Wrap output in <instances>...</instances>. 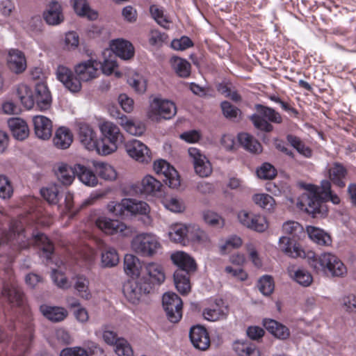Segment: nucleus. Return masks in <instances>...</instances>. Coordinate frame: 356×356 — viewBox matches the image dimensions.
Segmentation results:
<instances>
[{
  "label": "nucleus",
  "instance_id": "1",
  "mask_svg": "<svg viewBox=\"0 0 356 356\" xmlns=\"http://www.w3.org/2000/svg\"><path fill=\"white\" fill-rule=\"evenodd\" d=\"M327 200L337 204L340 199L337 195L332 193L331 183L328 180H323L321 186L309 185L298 200L297 207L311 214L314 218L323 217L327 212L325 202Z\"/></svg>",
  "mask_w": 356,
  "mask_h": 356
},
{
  "label": "nucleus",
  "instance_id": "2",
  "mask_svg": "<svg viewBox=\"0 0 356 356\" xmlns=\"http://www.w3.org/2000/svg\"><path fill=\"white\" fill-rule=\"evenodd\" d=\"M100 63L95 60H89L76 65V76L65 66L57 68L58 79L72 92H77L81 88V81H89L97 76Z\"/></svg>",
  "mask_w": 356,
  "mask_h": 356
},
{
  "label": "nucleus",
  "instance_id": "3",
  "mask_svg": "<svg viewBox=\"0 0 356 356\" xmlns=\"http://www.w3.org/2000/svg\"><path fill=\"white\" fill-rule=\"evenodd\" d=\"M305 259L310 268L316 273L330 275L332 277H341L346 273L344 264L332 253L316 254L313 252H308Z\"/></svg>",
  "mask_w": 356,
  "mask_h": 356
},
{
  "label": "nucleus",
  "instance_id": "4",
  "mask_svg": "<svg viewBox=\"0 0 356 356\" xmlns=\"http://www.w3.org/2000/svg\"><path fill=\"white\" fill-rule=\"evenodd\" d=\"M255 108L257 113L253 114L250 117V120L254 126L261 131L266 132L273 131V127L268 121L277 124H280L282 122L280 114L270 107L257 104Z\"/></svg>",
  "mask_w": 356,
  "mask_h": 356
},
{
  "label": "nucleus",
  "instance_id": "5",
  "mask_svg": "<svg viewBox=\"0 0 356 356\" xmlns=\"http://www.w3.org/2000/svg\"><path fill=\"white\" fill-rule=\"evenodd\" d=\"M131 245L134 252L143 257H152L161 248L156 236L150 233L138 234L132 239Z\"/></svg>",
  "mask_w": 356,
  "mask_h": 356
},
{
  "label": "nucleus",
  "instance_id": "6",
  "mask_svg": "<svg viewBox=\"0 0 356 356\" xmlns=\"http://www.w3.org/2000/svg\"><path fill=\"white\" fill-rule=\"evenodd\" d=\"M176 113L177 108L172 102L156 97L150 103L148 116L152 120L158 121L161 118L170 119Z\"/></svg>",
  "mask_w": 356,
  "mask_h": 356
},
{
  "label": "nucleus",
  "instance_id": "7",
  "mask_svg": "<svg viewBox=\"0 0 356 356\" xmlns=\"http://www.w3.org/2000/svg\"><path fill=\"white\" fill-rule=\"evenodd\" d=\"M162 303L168 320L177 323L182 316V300L175 293L167 292L163 294Z\"/></svg>",
  "mask_w": 356,
  "mask_h": 356
},
{
  "label": "nucleus",
  "instance_id": "8",
  "mask_svg": "<svg viewBox=\"0 0 356 356\" xmlns=\"http://www.w3.org/2000/svg\"><path fill=\"white\" fill-rule=\"evenodd\" d=\"M124 148L128 155L140 163H149L151 153L146 145L138 140H131L125 143Z\"/></svg>",
  "mask_w": 356,
  "mask_h": 356
},
{
  "label": "nucleus",
  "instance_id": "9",
  "mask_svg": "<svg viewBox=\"0 0 356 356\" xmlns=\"http://www.w3.org/2000/svg\"><path fill=\"white\" fill-rule=\"evenodd\" d=\"M154 170L157 174H162L166 185L172 188H177L181 184L177 171L165 160H159L154 163Z\"/></svg>",
  "mask_w": 356,
  "mask_h": 356
},
{
  "label": "nucleus",
  "instance_id": "10",
  "mask_svg": "<svg viewBox=\"0 0 356 356\" xmlns=\"http://www.w3.org/2000/svg\"><path fill=\"white\" fill-rule=\"evenodd\" d=\"M188 154L192 159L195 173L200 177H207L212 173V166L206 157L201 152L194 147L188 149Z\"/></svg>",
  "mask_w": 356,
  "mask_h": 356
},
{
  "label": "nucleus",
  "instance_id": "11",
  "mask_svg": "<svg viewBox=\"0 0 356 356\" xmlns=\"http://www.w3.org/2000/svg\"><path fill=\"white\" fill-rule=\"evenodd\" d=\"M152 289L151 286H147L145 282L142 283L136 280H131L126 282L123 286V293L126 298L132 304L139 302L143 295L149 293Z\"/></svg>",
  "mask_w": 356,
  "mask_h": 356
},
{
  "label": "nucleus",
  "instance_id": "12",
  "mask_svg": "<svg viewBox=\"0 0 356 356\" xmlns=\"http://www.w3.org/2000/svg\"><path fill=\"white\" fill-rule=\"evenodd\" d=\"M238 218L243 226L257 232H264L268 227L267 221L264 216L245 210L238 213Z\"/></svg>",
  "mask_w": 356,
  "mask_h": 356
},
{
  "label": "nucleus",
  "instance_id": "13",
  "mask_svg": "<svg viewBox=\"0 0 356 356\" xmlns=\"http://www.w3.org/2000/svg\"><path fill=\"white\" fill-rule=\"evenodd\" d=\"M96 226L102 232L107 234H121L127 236L129 233V229L127 225L118 220H113L105 216H101L95 220Z\"/></svg>",
  "mask_w": 356,
  "mask_h": 356
},
{
  "label": "nucleus",
  "instance_id": "14",
  "mask_svg": "<svg viewBox=\"0 0 356 356\" xmlns=\"http://www.w3.org/2000/svg\"><path fill=\"white\" fill-rule=\"evenodd\" d=\"M76 126L80 143L86 149L90 151L95 150L98 141L97 133L89 124L84 122H78Z\"/></svg>",
  "mask_w": 356,
  "mask_h": 356
},
{
  "label": "nucleus",
  "instance_id": "15",
  "mask_svg": "<svg viewBox=\"0 0 356 356\" xmlns=\"http://www.w3.org/2000/svg\"><path fill=\"white\" fill-rule=\"evenodd\" d=\"M145 282L152 288L161 285L165 279L163 268L159 264L149 262L145 266Z\"/></svg>",
  "mask_w": 356,
  "mask_h": 356
},
{
  "label": "nucleus",
  "instance_id": "16",
  "mask_svg": "<svg viewBox=\"0 0 356 356\" xmlns=\"http://www.w3.org/2000/svg\"><path fill=\"white\" fill-rule=\"evenodd\" d=\"M33 99L34 104L41 111H47L51 107L52 97L46 83H36Z\"/></svg>",
  "mask_w": 356,
  "mask_h": 356
},
{
  "label": "nucleus",
  "instance_id": "17",
  "mask_svg": "<svg viewBox=\"0 0 356 356\" xmlns=\"http://www.w3.org/2000/svg\"><path fill=\"white\" fill-rule=\"evenodd\" d=\"M43 18L46 23L51 26L61 24L64 21V15L60 3L56 1L49 2L43 13Z\"/></svg>",
  "mask_w": 356,
  "mask_h": 356
},
{
  "label": "nucleus",
  "instance_id": "18",
  "mask_svg": "<svg viewBox=\"0 0 356 356\" xmlns=\"http://www.w3.org/2000/svg\"><path fill=\"white\" fill-rule=\"evenodd\" d=\"M171 259L175 265L178 267L177 270H181L186 273H194L197 268V264L188 254L178 251L171 254Z\"/></svg>",
  "mask_w": 356,
  "mask_h": 356
},
{
  "label": "nucleus",
  "instance_id": "19",
  "mask_svg": "<svg viewBox=\"0 0 356 356\" xmlns=\"http://www.w3.org/2000/svg\"><path fill=\"white\" fill-rule=\"evenodd\" d=\"M191 341L197 349L207 350L210 346V339L207 330L202 326L193 327L189 333Z\"/></svg>",
  "mask_w": 356,
  "mask_h": 356
},
{
  "label": "nucleus",
  "instance_id": "20",
  "mask_svg": "<svg viewBox=\"0 0 356 356\" xmlns=\"http://www.w3.org/2000/svg\"><path fill=\"white\" fill-rule=\"evenodd\" d=\"M35 136L42 140H48L52 135V122L45 116L36 115L33 119Z\"/></svg>",
  "mask_w": 356,
  "mask_h": 356
},
{
  "label": "nucleus",
  "instance_id": "21",
  "mask_svg": "<svg viewBox=\"0 0 356 356\" xmlns=\"http://www.w3.org/2000/svg\"><path fill=\"white\" fill-rule=\"evenodd\" d=\"M71 285L79 297L86 300L92 298V295L90 289V281L85 275L81 274L75 275L72 277Z\"/></svg>",
  "mask_w": 356,
  "mask_h": 356
},
{
  "label": "nucleus",
  "instance_id": "22",
  "mask_svg": "<svg viewBox=\"0 0 356 356\" xmlns=\"http://www.w3.org/2000/svg\"><path fill=\"white\" fill-rule=\"evenodd\" d=\"M296 239H293L287 236L280 237L279 241L280 250L292 258H305L307 253L294 243Z\"/></svg>",
  "mask_w": 356,
  "mask_h": 356
},
{
  "label": "nucleus",
  "instance_id": "23",
  "mask_svg": "<svg viewBox=\"0 0 356 356\" xmlns=\"http://www.w3.org/2000/svg\"><path fill=\"white\" fill-rule=\"evenodd\" d=\"M57 179L64 186L70 185L76 175L75 165L72 168L64 163H58L54 168Z\"/></svg>",
  "mask_w": 356,
  "mask_h": 356
},
{
  "label": "nucleus",
  "instance_id": "24",
  "mask_svg": "<svg viewBox=\"0 0 356 356\" xmlns=\"http://www.w3.org/2000/svg\"><path fill=\"white\" fill-rule=\"evenodd\" d=\"M111 48L116 56L123 60L130 59L134 55V48L132 44L123 39L113 40Z\"/></svg>",
  "mask_w": 356,
  "mask_h": 356
},
{
  "label": "nucleus",
  "instance_id": "25",
  "mask_svg": "<svg viewBox=\"0 0 356 356\" xmlns=\"http://www.w3.org/2000/svg\"><path fill=\"white\" fill-rule=\"evenodd\" d=\"M8 127L15 138L23 140L29 136V129L26 122L19 118H13L8 120Z\"/></svg>",
  "mask_w": 356,
  "mask_h": 356
},
{
  "label": "nucleus",
  "instance_id": "26",
  "mask_svg": "<svg viewBox=\"0 0 356 356\" xmlns=\"http://www.w3.org/2000/svg\"><path fill=\"white\" fill-rule=\"evenodd\" d=\"M8 65L16 74L24 72L26 68V61L24 54L17 49H11L8 56Z\"/></svg>",
  "mask_w": 356,
  "mask_h": 356
},
{
  "label": "nucleus",
  "instance_id": "27",
  "mask_svg": "<svg viewBox=\"0 0 356 356\" xmlns=\"http://www.w3.org/2000/svg\"><path fill=\"white\" fill-rule=\"evenodd\" d=\"M347 174L346 168L341 163L337 162L334 163L328 168V177L330 181L340 188H343L346 186L344 179Z\"/></svg>",
  "mask_w": 356,
  "mask_h": 356
},
{
  "label": "nucleus",
  "instance_id": "28",
  "mask_svg": "<svg viewBox=\"0 0 356 356\" xmlns=\"http://www.w3.org/2000/svg\"><path fill=\"white\" fill-rule=\"evenodd\" d=\"M118 123L130 134L133 136H141L146 127L143 122L135 121L128 118L127 116L121 115L117 117Z\"/></svg>",
  "mask_w": 356,
  "mask_h": 356
},
{
  "label": "nucleus",
  "instance_id": "29",
  "mask_svg": "<svg viewBox=\"0 0 356 356\" xmlns=\"http://www.w3.org/2000/svg\"><path fill=\"white\" fill-rule=\"evenodd\" d=\"M168 235L172 241L186 245L189 238V225L175 224L170 227Z\"/></svg>",
  "mask_w": 356,
  "mask_h": 356
},
{
  "label": "nucleus",
  "instance_id": "30",
  "mask_svg": "<svg viewBox=\"0 0 356 356\" xmlns=\"http://www.w3.org/2000/svg\"><path fill=\"white\" fill-rule=\"evenodd\" d=\"M73 141V135L71 131L65 127L58 128L53 139L54 145L61 149H67Z\"/></svg>",
  "mask_w": 356,
  "mask_h": 356
},
{
  "label": "nucleus",
  "instance_id": "31",
  "mask_svg": "<svg viewBox=\"0 0 356 356\" xmlns=\"http://www.w3.org/2000/svg\"><path fill=\"white\" fill-rule=\"evenodd\" d=\"M31 241H29L27 245H20L21 248H26L29 245L34 243L42 249L43 253L46 254L45 257L47 259H50V256L54 251V246L47 236L43 234H38L36 235H33Z\"/></svg>",
  "mask_w": 356,
  "mask_h": 356
},
{
  "label": "nucleus",
  "instance_id": "32",
  "mask_svg": "<svg viewBox=\"0 0 356 356\" xmlns=\"http://www.w3.org/2000/svg\"><path fill=\"white\" fill-rule=\"evenodd\" d=\"M233 349L238 356H260L256 346L248 341H236L233 343Z\"/></svg>",
  "mask_w": 356,
  "mask_h": 356
},
{
  "label": "nucleus",
  "instance_id": "33",
  "mask_svg": "<svg viewBox=\"0 0 356 356\" xmlns=\"http://www.w3.org/2000/svg\"><path fill=\"white\" fill-rule=\"evenodd\" d=\"M15 91L19 99L26 108L31 109L33 107V94L28 85L19 83L16 86Z\"/></svg>",
  "mask_w": 356,
  "mask_h": 356
},
{
  "label": "nucleus",
  "instance_id": "34",
  "mask_svg": "<svg viewBox=\"0 0 356 356\" xmlns=\"http://www.w3.org/2000/svg\"><path fill=\"white\" fill-rule=\"evenodd\" d=\"M75 170L76 175L85 185L94 187L97 184V176L88 168L81 164H76Z\"/></svg>",
  "mask_w": 356,
  "mask_h": 356
},
{
  "label": "nucleus",
  "instance_id": "35",
  "mask_svg": "<svg viewBox=\"0 0 356 356\" xmlns=\"http://www.w3.org/2000/svg\"><path fill=\"white\" fill-rule=\"evenodd\" d=\"M72 3L79 16L86 17L89 20H95L98 17L97 12L90 7L86 0H72Z\"/></svg>",
  "mask_w": 356,
  "mask_h": 356
},
{
  "label": "nucleus",
  "instance_id": "36",
  "mask_svg": "<svg viewBox=\"0 0 356 356\" xmlns=\"http://www.w3.org/2000/svg\"><path fill=\"white\" fill-rule=\"evenodd\" d=\"M264 325L266 330L277 339L284 340L290 335L289 330L285 325L274 320H265Z\"/></svg>",
  "mask_w": 356,
  "mask_h": 356
},
{
  "label": "nucleus",
  "instance_id": "37",
  "mask_svg": "<svg viewBox=\"0 0 356 356\" xmlns=\"http://www.w3.org/2000/svg\"><path fill=\"white\" fill-rule=\"evenodd\" d=\"M181 270H177L174 273V282L177 291L182 295L188 293L191 291L189 275Z\"/></svg>",
  "mask_w": 356,
  "mask_h": 356
},
{
  "label": "nucleus",
  "instance_id": "38",
  "mask_svg": "<svg viewBox=\"0 0 356 356\" xmlns=\"http://www.w3.org/2000/svg\"><path fill=\"white\" fill-rule=\"evenodd\" d=\"M238 140L241 145L252 153H260L262 147L259 141L248 133H241L238 135Z\"/></svg>",
  "mask_w": 356,
  "mask_h": 356
},
{
  "label": "nucleus",
  "instance_id": "39",
  "mask_svg": "<svg viewBox=\"0 0 356 356\" xmlns=\"http://www.w3.org/2000/svg\"><path fill=\"white\" fill-rule=\"evenodd\" d=\"M139 259L133 254H126L124 259V270L127 275L138 277L141 270Z\"/></svg>",
  "mask_w": 356,
  "mask_h": 356
},
{
  "label": "nucleus",
  "instance_id": "40",
  "mask_svg": "<svg viewBox=\"0 0 356 356\" xmlns=\"http://www.w3.org/2000/svg\"><path fill=\"white\" fill-rule=\"evenodd\" d=\"M307 233L309 237L320 245H330L332 243L330 236L323 229L313 226L307 227Z\"/></svg>",
  "mask_w": 356,
  "mask_h": 356
},
{
  "label": "nucleus",
  "instance_id": "41",
  "mask_svg": "<svg viewBox=\"0 0 356 356\" xmlns=\"http://www.w3.org/2000/svg\"><path fill=\"white\" fill-rule=\"evenodd\" d=\"M170 64L173 70L179 76L186 78L190 76L191 65L186 59L173 56L170 59Z\"/></svg>",
  "mask_w": 356,
  "mask_h": 356
},
{
  "label": "nucleus",
  "instance_id": "42",
  "mask_svg": "<svg viewBox=\"0 0 356 356\" xmlns=\"http://www.w3.org/2000/svg\"><path fill=\"white\" fill-rule=\"evenodd\" d=\"M104 138L108 142L117 143L122 138L120 129L118 126L110 122H105L100 127Z\"/></svg>",
  "mask_w": 356,
  "mask_h": 356
},
{
  "label": "nucleus",
  "instance_id": "43",
  "mask_svg": "<svg viewBox=\"0 0 356 356\" xmlns=\"http://www.w3.org/2000/svg\"><path fill=\"white\" fill-rule=\"evenodd\" d=\"M141 192L147 195H156L162 187V184L151 175L145 176L141 181Z\"/></svg>",
  "mask_w": 356,
  "mask_h": 356
},
{
  "label": "nucleus",
  "instance_id": "44",
  "mask_svg": "<svg viewBox=\"0 0 356 356\" xmlns=\"http://www.w3.org/2000/svg\"><path fill=\"white\" fill-rule=\"evenodd\" d=\"M282 232L293 239H299L305 234L303 227L298 222L289 220L282 225Z\"/></svg>",
  "mask_w": 356,
  "mask_h": 356
},
{
  "label": "nucleus",
  "instance_id": "45",
  "mask_svg": "<svg viewBox=\"0 0 356 356\" xmlns=\"http://www.w3.org/2000/svg\"><path fill=\"white\" fill-rule=\"evenodd\" d=\"M288 271L290 276L302 286H309L312 283V275L305 269L294 270L293 267H291L288 269Z\"/></svg>",
  "mask_w": 356,
  "mask_h": 356
},
{
  "label": "nucleus",
  "instance_id": "46",
  "mask_svg": "<svg viewBox=\"0 0 356 356\" xmlns=\"http://www.w3.org/2000/svg\"><path fill=\"white\" fill-rule=\"evenodd\" d=\"M2 294L13 305L19 306L22 303L23 293L17 286L10 285L5 286Z\"/></svg>",
  "mask_w": 356,
  "mask_h": 356
},
{
  "label": "nucleus",
  "instance_id": "47",
  "mask_svg": "<svg viewBox=\"0 0 356 356\" xmlns=\"http://www.w3.org/2000/svg\"><path fill=\"white\" fill-rule=\"evenodd\" d=\"M40 310L47 318L54 322L63 321L67 314L66 310L61 307L42 306Z\"/></svg>",
  "mask_w": 356,
  "mask_h": 356
},
{
  "label": "nucleus",
  "instance_id": "48",
  "mask_svg": "<svg viewBox=\"0 0 356 356\" xmlns=\"http://www.w3.org/2000/svg\"><path fill=\"white\" fill-rule=\"evenodd\" d=\"M252 201L259 207L269 211H273L275 209L276 205L273 197L266 193L254 195L252 196Z\"/></svg>",
  "mask_w": 356,
  "mask_h": 356
},
{
  "label": "nucleus",
  "instance_id": "49",
  "mask_svg": "<svg viewBox=\"0 0 356 356\" xmlns=\"http://www.w3.org/2000/svg\"><path fill=\"white\" fill-rule=\"evenodd\" d=\"M127 202V214L146 216L149 212V207L145 202L130 198H128Z\"/></svg>",
  "mask_w": 356,
  "mask_h": 356
},
{
  "label": "nucleus",
  "instance_id": "50",
  "mask_svg": "<svg viewBox=\"0 0 356 356\" xmlns=\"http://www.w3.org/2000/svg\"><path fill=\"white\" fill-rule=\"evenodd\" d=\"M94 166L99 177L105 180H114L117 177L115 169L108 163L95 162Z\"/></svg>",
  "mask_w": 356,
  "mask_h": 356
},
{
  "label": "nucleus",
  "instance_id": "51",
  "mask_svg": "<svg viewBox=\"0 0 356 356\" xmlns=\"http://www.w3.org/2000/svg\"><path fill=\"white\" fill-rule=\"evenodd\" d=\"M193 241L200 244L207 245L210 242L209 235L197 225H189L188 241Z\"/></svg>",
  "mask_w": 356,
  "mask_h": 356
},
{
  "label": "nucleus",
  "instance_id": "52",
  "mask_svg": "<svg viewBox=\"0 0 356 356\" xmlns=\"http://www.w3.org/2000/svg\"><path fill=\"white\" fill-rule=\"evenodd\" d=\"M119 262L117 251L113 248H106L102 253V263L105 267H113Z\"/></svg>",
  "mask_w": 356,
  "mask_h": 356
},
{
  "label": "nucleus",
  "instance_id": "53",
  "mask_svg": "<svg viewBox=\"0 0 356 356\" xmlns=\"http://www.w3.org/2000/svg\"><path fill=\"white\" fill-rule=\"evenodd\" d=\"M24 227L21 222L13 221L10 227V232L7 234V240L12 241L14 239L24 242L23 238L25 236L23 234Z\"/></svg>",
  "mask_w": 356,
  "mask_h": 356
},
{
  "label": "nucleus",
  "instance_id": "54",
  "mask_svg": "<svg viewBox=\"0 0 356 356\" xmlns=\"http://www.w3.org/2000/svg\"><path fill=\"white\" fill-rule=\"evenodd\" d=\"M127 200L128 198H125L122 200L120 202L114 201L109 202L107 205L108 212L115 216H121L127 214Z\"/></svg>",
  "mask_w": 356,
  "mask_h": 356
},
{
  "label": "nucleus",
  "instance_id": "55",
  "mask_svg": "<svg viewBox=\"0 0 356 356\" xmlns=\"http://www.w3.org/2000/svg\"><path fill=\"white\" fill-rule=\"evenodd\" d=\"M274 286L273 280L270 275H264L258 281L257 287L265 296H268L273 292Z\"/></svg>",
  "mask_w": 356,
  "mask_h": 356
},
{
  "label": "nucleus",
  "instance_id": "56",
  "mask_svg": "<svg viewBox=\"0 0 356 356\" xmlns=\"http://www.w3.org/2000/svg\"><path fill=\"white\" fill-rule=\"evenodd\" d=\"M42 196L50 204H56L58 202L59 189L58 186L51 185L40 190Z\"/></svg>",
  "mask_w": 356,
  "mask_h": 356
},
{
  "label": "nucleus",
  "instance_id": "57",
  "mask_svg": "<svg viewBox=\"0 0 356 356\" xmlns=\"http://www.w3.org/2000/svg\"><path fill=\"white\" fill-rule=\"evenodd\" d=\"M286 139L291 145L296 148L300 154L306 157L311 156V149L306 147L299 138L293 135H288Z\"/></svg>",
  "mask_w": 356,
  "mask_h": 356
},
{
  "label": "nucleus",
  "instance_id": "58",
  "mask_svg": "<svg viewBox=\"0 0 356 356\" xmlns=\"http://www.w3.org/2000/svg\"><path fill=\"white\" fill-rule=\"evenodd\" d=\"M203 219L207 225L212 227H222L224 225V219L218 213L211 211H204Z\"/></svg>",
  "mask_w": 356,
  "mask_h": 356
},
{
  "label": "nucleus",
  "instance_id": "59",
  "mask_svg": "<svg viewBox=\"0 0 356 356\" xmlns=\"http://www.w3.org/2000/svg\"><path fill=\"white\" fill-rule=\"evenodd\" d=\"M117 143L108 142V140L102 138L100 142H97V147L95 149L98 154L108 155L117 149Z\"/></svg>",
  "mask_w": 356,
  "mask_h": 356
},
{
  "label": "nucleus",
  "instance_id": "60",
  "mask_svg": "<svg viewBox=\"0 0 356 356\" xmlns=\"http://www.w3.org/2000/svg\"><path fill=\"white\" fill-rule=\"evenodd\" d=\"M163 203L166 209L175 213L182 212L185 209L183 201L176 197L166 198Z\"/></svg>",
  "mask_w": 356,
  "mask_h": 356
},
{
  "label": "nucleus",
  "instance_id": "61",
  "mask_svg": "<svg viewBox=\"0 0 356 356\" xmlns=\"http://www.w3.org/2000/svg\"><path fill=\"white\" fill-rule=\"evenodd\" d=\"M115 352L118 356H132L133 350L127 342L123 338H120L115 344Z\"/></svg>",
  "mask_w": 356,
  "mask_h": 356
},
{
  "label": "nucleus",
  "instance_id": "62",
  "mask_svg": "<svg viewBox=\"0 0 356 356\" xmlns=\"http://www.w3.org/2000/svg\"><path fill=\"white\" fill-rule=\"evenodd\" d=\"M150 13L152 17L156 22L164 27L165 29H169V20L163 15V10L159 9L156 6H152L150 7Z\"/></svg>",
  "mask_w": 356,
  "mask_h": 356
},
{
  "label": "nucleus",
  "instance_id": "63",
  "mask_svg": "<svg viewBox=\"0 0 356 356\" xmlns=\"http://www.w3.org/2000/svg\"><path fill=\"white\" fill-rule=\"evenodd\" d=\"M257 176L263 179H271L276 175L275 168L270 163H264L257 171Z\"/></svg>",
  "mask_w": 356,
  "mask_h": 356
},
{
  "label": "nucleus",
  "instance_id": "64",
  "mask_svg": "<svg viewBox=\"0 0 356 356\" xmlns=\"http://www.w3.org/2000/svg\"><path fill=\"white\" fill-rule=\"evenodd\" d=\"M341 305L349 313H356V296L349 294L341 299Z\"/></svg>",
  "mask_w": 356,
  "mask_h": 356
}]
</instances>
